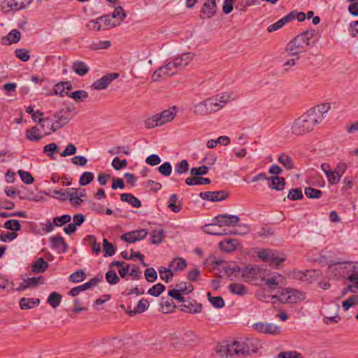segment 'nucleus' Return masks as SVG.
Instances as JSON below:
<instances>
[{"label": "nucleus", "mask_w": 358, "mask_h": 358, "mask_svg": "<svg viewBox=\"0 0 358 358\" xmlns=\"http://www.w3.org/2000/svg\"><path fill=\"white\" fill-rule=\"evenodd\" d=\"M285 260V257H279L277 252L272 250L268 262L272 266H279Z\"/></svg>", "instance_id": "nucleus-44"}, {"label": "nucleus", "mask_w": 358, "mask_h": 358, "mask_svg": "<svg viewBox=\"0 0 358 358\" xmlns=\"http://www.w3.org/2000/svg\"><path fill=\"white\" fill-rule=\"evenodd\" d=\"M119 76L120 74L118 73L114 72L108 73L94 82L91 87L94 90H104L111 83L112 81L117 79Z\"/></svg>", "instance_id": "nucleus-9"}, {"label": "nucleus", "mask_w": 358, "mask_h": 358, "mask_svg": "<svg viewBox=\"0 0 358 358\" xmlns=\"http://www.w3.org/2000/svg\"><path fill=\"white\" fill-rule=\"evenodd\" d=\"M176 114L172 109L165 110L159 113L155 114L145 121L147 128L151 129L172 121Z\"/></svg>", "instance_id": "nucleus-3"}, {"label": "nucleus", "mask_w": 358, "mask_h": 358, "mask_svg": "<svg viewBox=\"0 0 358 358\" xmlns=\"http://www.w3.org/2000/svg\"><path fill=\"white\" fill-rule=\"evenodd\" d=\"M278 358H303L302 355L296 351L280 352Z\"/></svg>", "instance_id": "nucleus-64"}, {"label": "nucleus", "mask_w": 358, "mask_h": 358, "mask_svg": "<svg viewBox=\"0 0 358 358\" xmlns=\"http://www.w3.org/2000/svg\"><path fill=\"white\" fill-rule=\"evenodd\" d=\"M199 196L204 200L215 202L226 199L229 194L226 191L220 190L215 192H203L200 193Z\"/></svg>", "instance_id": "nucleus-12"}, {"label": "nucleus", "mask_w": 358, "mask_h": 358, "mask_svg": "<svg viewBox=\"0 0 358 358\" xmlns=\"http://www.w3.org/2000/svg\"><path fill=\"white\" fill-rule=\"evenodd\" d=\"M4 227L8 230L13 231V232L21 230V225L20 221L17 220H9L6 221L4 224Z\"/></svg>", "instance_id": "nucleus-50"}, {"label": "nucleus", "mask_w": 358, "mask_h": 358, "mask_svg": "<svg viewBox=\"0 0 358 358\" xmlns=\"http://www.w3.org/2000/svg\"><path fill=\"white\" fill-rule=\"evenodd\" d=\"M103 250L104 257L113 256L115 252L113 243H110L106 238H103Z\"/></svg>", "instance_id": "nucleus-41"}, {"label": "nucleus", "mask_w": 358, "mask_h": 358, "mask_svg": "<svg viewBox=\"0 0 358 358\" xmlns=\"http://www.w3.org/2000/svg\"><path fill=\"white\" fill-rule=\"evenodd\" d=\"M160 277L165 282H169L173 277V271L170 268L160 267L159 269Z\"/></svg>", "instance_id": "nucleus-38"}, {"label": "nucleus", "mask_w": 358, "mask_h": 358, "mask_svg": "<svg viewBox=\"0 0 358 358\" xmlns=\"http://www.w3.org/2000/svg\"><path fill=\"white\" fill-rule=\"evenodd\" d=\"M179 308L183 312L197 313L202 310V305L197 303L195 300H185L179 306Z\"/></svg>", "instance_id": "nucleus-14"}, {"label": "nucleus", "mask_w": 358, "mask_h": 358, "mask_svg": "<svg viewBox=\"0 0 358 358\" xmlns=\"http://www.w3.org/2000/svg\"><path fill=\"white\" fill-rule=\"evenodd\" d=\"M240 220V217L234 215L229 214H221L215 216L213 222H215V224L218 227H222L224 226H234Z\"/></svg>", "instance_id": "nucleus-7"}, {"label": "nucleus", "mask_w": 358, "mask_h": 358, "mask_svg": "<svg viewBox=\"0 0 358 358\" xmlns=\"http://www.w3.org/2000/svg\"><path fill=\"white\" fill-rule=\"evenodd\" d=\"M40 303L39 299L25 298L20 299L19 305L22 310H27L33 308L38 306Z\"/></svg>", "instance_id": "nucleus-20"}, {"label": "nucleus", "mask_w": 358, "mask_h": 358, "mask_svg": "<svg viewBox=\"0 0 358 358\" xmlns=\"http://www.w3.org/2000/svg\"><path fill=\"white\" fill-rule=\"evenodd\" d=\"M103 20H104V22H103L104 25H106V27H108L110 28H113L117 25V24H115V22H112V18L110 17V15H105L103 16L96 18V20L91 22L94 25V29H96L98 31L101 30V25H99L98 27H96L95 24H99L100 22V21H102ZM119 24L120 23H118V24Z\"/></svg>", "instance_id": "nucleus-23"}, {"label": "nucleus", "mask_w": 358, "mask_h": 358, "mask_svg": "<svg viewBox=\"0 0 358 358\" xmlns=\"http://www.w3.org/2000/svg\"><path fill=\"white\" fill-rule=\"evenodd\" d=\"M49 264L44 260L43 258L40 257L32 264V271L35 273H44L48 268Z\"/></svg>", "instance_id": "nucleus-24"}, {"label": "nucleus", "mask_w": 358, "mask_h": 358, "mask_svg": "<svg viewBox=\"0 0 358 358\" xmlns=\"http://www.w3.org/2000/svg\"><path fill=\"white\" fill-rule=\"evenodd\" d=\"M315 35V29H310L297 35L291 41L294 43L295 48L302 50L306 46L310 45V40Z\"/></svg>", "instance_id": "nucleus-6"}, {"label": "nucleus", "mask_w": 358, "mask_h": 358, "mask_svg": "<svg viewBox=\"0 0 358 358\" xmlns=\"http://www.w3.org/2000/svg\"><path fill=\"white\" fill-rule=\"evenodd\" d=\"M320 122L321 117L315 114L314 110H308L293 122L291 126L292 134L296 136L305 135L311 132Z\"/></svg>", "instance_id": "nucleus-1"}, {"label": "nucleus", "mask_w": 358, "mask_h": 358, "mask_svg": "<svg viewBox=\"0 0 358 358\" xmlns=\"http://www.w3.org/2000/svg\"><path fill=\"white\" fill-rule=\"evenodd\" d=\"M252 327L258 332L277 335L280 334V327L271 323L257 322L252 325Z\"/></svg>", "instance_id": "nucleus-11"}, {"label": "nucleus", "mask_w": 358, "mask_h": 358, "mask_svg": "<svg viewBox=\"0 0 358 358\" xmlns=\"http://www.w3.org/2000/svg\"><path fill=\"white\" fill-rule=\"evenodd\" d=\"M268 186L277 191L282 190L285 186V180H267Z\"/></svg>", "instance_id": "nucleus-57"}, {"label": "nucleus", "mask_w": 358, "mask_h": 358, "mask_svg": "<svg viewBox=\"0 0 358 358\" xmlns=\"http://www.w3.org/2000/svg\"><path fill=\"white\" fill-rule=\"evenodd\" d=\"M62 295L58 292H53L50 294L47 299V303H49L53 308L59 306L62 301Z\"/></svg>", "instance_id": "nucleus-33"}, {"label": "nucleus", "mask_w": 358, "mask_h": 358, "mask_svg": "<svg viewBox=\"0 0 358 358\" xmlns=\"http://www.w3.org/2000/svg\"><path fill=\"white\" fill-rule=\"evenodd\" d=\"M106 280L110 285H116L119 282L120 278L115 271L110 270L106 273Z\"/></svg>", "instance_id": "nucleus-55"}, {"label": "nucleus", "mask_w": 358, "mask_h": 358, "mask_svg": "<svg viewBox=\"0 0 358 358\" xmlns=\"http://www.w3.org/2000/svg\"><path fill=\"white\" fill-rule=\"evenodd\" d=\"M177 195L175 194H172L169 198L168 207L174 213H178L182 209V205L180 202L178 201L177 204Z\"/></svg>", "instance_id": "nucleus-36"}, {"label": "nucleus", "mask_w": 358, "mask_h": 358, "mask_svg": "<svg viewBox=\"0 0 358 358\" xmlns=\"http://www.w3.org/2000/svg\"><path fill=\"white\" fill-rule=\"evenodd\" d=\"M165 290V286L159 282L148 289V293L153 296H159Z\"/></svg>", "instance_id": "nucleus-53"}, {"label": "nucleus", "mask_w": 358, "mask_h": 358, "mask_svg": "<svg viewBox=\"0 0 358 358\" xmlns=\"http://www.w3.org/2000/svg\"><path fill=\"white\" fill-rule=\"evenodd\" d=\"M285 51L289 56L295 57L296 59H299V55L302 52V50H299L298 48H295L294 43L291 41L287 44Z\"/></svg>", "instance_id": "nucleus-46"}, {"label": "nucleus", "mask_w": 358, "mask_h": 358, "mask_svg": "<svg viewBox=\"0 0 358 358\" xmlns=\"http://www.w3.org/2000/svg\"><path fill=\"white\" fill-rule=\"evenodd\" d=\"M120 199L122 201L127 202L133 207L140 208L141 206V201L133 194L129 193H124L120 195Z\"/></svg>", "instance_id": "nucleus-29"}, {"label": "nucleus", "mask_w": 358, "mask_h": 358, "mask_svg": "<svg viewBox=\"0 0 358 358\" xmlns=\"http://www.w3.org/2000/svg\"><path fill=\"white\" fill-rule=\"evenodd\" d=\"M66 96L73 99L76 101H83L88 97V93L82 90H76L71 93H66Z\"/></svg>", "instance_id": "nucleus-34"}, {"label": "nucleus", "mask_w": 358, "mask_h": 358, "mask_svg": "<svg viewBox=\"0 0 358 358\" xmlns=\"http://www.w3.org/2000/svg\"><path fill=\"white\" fill-rule=\"evenodd\" d=\"M257 341L251 338L235 341L227 345L226 358H245L252 352H257Z\"/></svg>", "instance_id": "nucleus-2"}, {"label": "nucleus", "mask_w": 358, "mask_h": 358, "mask_svg": "<svg viewBox=\"0 0 358 358\" xmlns=\"http://www.w3.org/2000/svg\"><path fill=\"white\" fill-rule=\"evenodd\" d=\"M3 8L6 6L11 10H19L26 8L25 2L21 0H5L3 1Z\"/></svg>", "instance_id": "nucleus-30"}, {"label": "nucleus", "mask_w": 358, "mask_h": 358, "mask_svg": "<svg viewBox=\"0 0 358 358\" xmlns=\"http://www.w3.org/2000/svg\"><path fill=\"white\" fill-rule=\"evenodd\" d=\"M216 226H217V224H215V222H213L211 224H208L203 226L202 229L205 233L214 236H223L228 234L225 229L222 231L215 229Z\"/></svg>", "instance_id": "nucleus-27"}, {"label": "nucleus", "mask_w": 358, "mask_h": 358, "mask_svg": "<svg viewBox=\"0 0 358 358\" xmlns=\"http://www.w3.org/2000/svg\"><path fill=\"white\" fill-rule=\"evenodd\" d=\"M21 38V33L19 30L15 29L11 30L6 36L1 38V43L3 45H10L13 43H17Z\"/></svg>", "instance_id": "nucleus-18"}, {"label": "nucleus", "mask_w": 358, "mask_h": 358, "mask_svg": "<svg viewBox=\"0 0 358 358\" xmlns=\"http://www.w3.org/2000/svg\"><path fill=\"white\" fill-rule=\"evenodd\" d=\"M86 241H88L89 244L92 246V251L95 254H99L101 252L100 243H96V238L94 236L88 235L85 238Z\"/></svg>", "instance_id": "nucleus-40"}, {"label": "nucleus", "mask_w": 358, "mask_h": 358, "mask_svg": "<svg viewBox=\"0 0 358 358\" xmlns=\"http://www.w3.org/2000/svg\"><path fill=\"white\" fill-rule=\"evenodd\" d=\"M303 198V192L300 187L291 189L287 194V199L292 201L301 200Z\"/></svg>", "instance_id": "nucleus-42"}, {"label": "nucleus", "mask_w": 358, "mask_h": 358, "mask_svg": "<svg viewBox=\"0 0 358 358\" xmlns=\"http://www.w3.org/2000/svg\"><path fill=\"white\" fill-rule=\"evenodd\" d=\"M159 172L165 177L171 175L172 166L169 162H164L157 168Z\"/></svg>", "instance_id": "nucleus-61"}, {"label": "nucleus", "mask_w": 358, "mask_h": 358, "mask_svg": "<svg viewBox=\"0 0 358 358\" xmlns=\"http://www.w3.org/2000/svg\"><path fill=\"white\" fill-rule=\"evenodd\" d=\"M242 269L243 268L239 267L235 264H230L224 267V271L229 276L233 274H234L235 276H236L239 273L242 274Z\"/></svg>", "instance_id": "nucleus-45"}, {"label": "nucleus", "mask_w": 358, "mask_h": 358, "mask_svg": "<svg viewBox=\"0 0 358 358\" xmlns=\"http://www.w3.org/2000/svg\"><path fill=\"white\" fill-rule=\"evenodd\" d=\"M71 220L70 215H63L59 217H55L53 218V224L56 227H62Z\"/></svg>", "instance_id": "nucleus-52"}, {"label": "nucleus", "mask_w": 358, "mask_h": 358, "mask_svg": "<svg viewBox=\"0 0 358 358\" xmlns=\"http://www.w3.org/2000/svg\"><path fill=\"white\" fill-rule=\"evenodd\" d=\"M39 128L36 126L27 129L25 131L27 138L30 141H39L43 138L42 135L39 134Z\"/></svg>", "instance_id": "nucleus-28"}, {"label": "nucleus", "mask_w": 358, "mask_h": 358, "mask_svg": "<svg viewBox=\"0 0 358 358\" xmlns=\"http://www.w3.org/2000/svg\"><path fill=\"white\" fill-rule=\"evenodd\" d=\"M69 200L73 206H79L83 202V199H82L77 194H75V190L73 188H69Z\"/></svg>", "instance_id": "nucleus-56"}, {"label": "nucleus", "mask_w": 358, "mask_h": 358, "mask_svg": "<svg viewBox=\"0 0 358 358\" xmlns=\"http://www.w3.org/2000/svg\"><path fill=\"white\" fill-rule=\"evenodd\" d=\"M266 270L258 266H245L242 269V277L248 280L262 278Z\"/></svg>", "instance_id": "nucleus-8"}, {"label": "nucleus", "mask_w": 358, "mask_h": 358, "mask_svg": "<svg viewBox=\"0 0 358 358\" xmlns=\"http://www.w3.org/2000/svg\"><path fill=\"white\" fill-rule=\"evenodd\" d=\"M215 8L216 7H213L211 2H205L201 10V18L209 19L212 17L215 13Z\"/></svg>", "instance_id": "nucleus-26"}, {"label": "nucleus", "mask_w": 358, "mask_h": 358, "mask_svg": "<svg viewBox=\"0 0 358 358\" xmlns=\"http://www.w3.org/2000/svg\"><path fill=\"white\" fill-rule=\"evenodd\" d=\"M145 278L149 282H153L157 278V273L154 268H148L145 271Z\"/></svg>", "instance_id": "nucleus-62"}, {"label": "nucleus", "mask_w": 358, "mask_h": 358, "mask_svg": "<svg viewBox=\"0 0 358 358\" xmlns=\"http://www.w3.org/2000/svg\"><path fill=\"white\" fill-rule=\"evenodd\" d=\"M149 304L148 299L143 298L138 301L133 310H128L127 313L129 316H134L138 313H142L148 309Z\"/></svg>", "instance_id": "nucleus-21"}, {"label": "nucleus", "mask_w": 358, "mask_h": 358, "mask_svg": "<svg viewBox=\"0 0 358 358\" xmlns=\"http://www.w3.org/2000/svg\"><path fill=\"white\" fill-rule=\"evenodd\" d=\"M63 112L64 109H62L59 112L55 113L52 115L62 127L66 125L71 120V117L63 115Z\"/></svg>", "instance_id": "nucleus-47"}, {"label": "nucleus", "mask_w": 358, "mask_h": 358, "mask_svg": "<svg viewBox=\"0 0 358 358\" xmlns=\"http://www.w3.org/2000/svg\"><path fill=\"white\" fill-rule=\"evenodd\" d=\"M166 68H164L163 66L157 69L152 76V80L153 82H158L161 78H165L166 77H169L166 73Z\"/></svg>", "instance_id": "nucleus-59"}, {"label": "nucleus", "mask_w": 358, "mask_h": 358, "mask_svg": "<svg viewBox=\"0 0 358 358\" xmlns=\"http://www.w3.org/2000/svg\"><path fill=\"white\" fill-rule=\"evenodd\" d=\"M147 234L148 232L145 229L135 230L124 234L120 238L127 243H133L143 240Z\"/></svg>", "instance_id": "nucleus-10"}, {"label": "nucleus", "mask_w": 358, "mask_h": 358, "mask_svg": "<svg viewBox=\"0 0 358 358\" xmlns=\"http://www.w3.org/2000/svg\"><path fill=\"white\" fill-rule=\"evenodd\" d=\"M166 68H164L163 66L157 69L152 76V80L153 82H158L161 78H165L166 77H169L166 73Z\"/></svg>", "instance_id": "nucleus-58"}, {"label": "nucleus", "mask_w": 358, "mask_h": 358, "mask_svg": "<svg viewBox=\"0 0 358 358\" xmlns=\"http://www.w3.org/2000/svg\"><path fill=\"white\" fill-rule=\"evenodd\" d=\"M50 247L57 250L58 253H65L69 250L68 244L60 234L50 237Z\"/></svg>", "instance_id": "nucleus-13"}, {"label": "nucleus", "mask_w": 358, "mask_h": 358, "mask_svg": "<svg viewBox=\"0 0 358 358\" xmlns=\"http://www.w3.org/2000/svg\"><path fill=\"white\" fill-rule=\"evenodd\" d=\"M240 247L238 240L234 238H225L219 243L220 249L224 252H231Z\"/></svg>", "instance_id": "nucleus-16"}, {"label": "nucleus", "mask_w": 358, "mask_h": 358, "mask_svg": "<svg viewBox=\"0 0 358 358\" xmlns=\"http://www.w3.org/2000/svg\"><path fill=\"white\" fill-rule=\"evenodd\" d=\"M230 292L241 296H243L248 294V288L243 284L231 283L229 285Z\"/></svg>", "instance_id": "nucleus-25"}, {"label": "nucleus", "mask_w": 358, "mask_h": 358, "mask_svg": "<svg viewBox=\"0 0 358 358\" xmlns=\"http://www.w3.org/2000/svg\"><path fill=\"white\" fill-rule=\"evenodd\" d=\"M257 234L259 237L266 238L274 234V230L271 227L267 225L262 227L257 232Z\"/></svg>", "instance_id": "nucleus-63"}, {"label": "nucleus", "mask_w": 358, "mask_h": 358, "mask_svg": "<svg viewBox=\"0 0 358 358\" xmlns=\"http://www.w3.org/2000/svg\"><path fill=\"white\" fill-rule=\"evenodd\" d=\"M358 303V296L352 295L349 297L348 299L345 300L342 303V307L345 310H348L350 308H351L353 305Z\"/></svg>", "instance_id": "nucleus-60"}, {"label": "nucleus", "mask_w": 358, "mask_h": 358, "mask_svg": "<svg viewBox=\"0 0 358 358\" xmlns=\"http://www.w3.org/2000/svg\"><path fill=\"white\" fill-rule=\"evenodd\" d=\"M304 194L308 199H320L322 196L323 192L320 189H314L311 187H307L304 189Z\"/></svg>", "instance_id": "nucleus-37"}, {"label": "nucleus", "mask_w": 358, "mask_h": 358, "mask_svg": "<svg viewBox=\"0 0 358 358\" xmlns=\"http://www.w3.org/2000/svg\"><path fill=\"white\" fill-rule=\"evenodd\" d=\"M71 68L72 70L80 76H85L90 70V68L87 66V65L85 62L80 60L74 62Z\"/></svg>", "instance_id": "nucleus-22"}, {"label": "nucleus", "mask_w": 358, "mask_h": 358, "mask_svg": "<svg viewBox=\"0 0 358 358\" xmlns=\"http://www.w3.org/2000/svg\"><path fill=\"white\" fill-rule=\"evenodd\" d=\"M150 242L152 244L157 245L162 242L164 238V231L161 229H155L152 231Z\"/></svg>", "instance_id": "nucleus-32"}, {"label": "nucleus", "mask_w": 358, "mask_h": 358, "mask_svg": "<svg viewBox=\"0 0 358 358\" xmlns=\"http://www.w3.org/2000/svg\"><path fill=\"white\" fill-rule=\"evenodd\" d=\"M43 152L51 159H54V154L59 152V147L55 143H51L43 147Z\"/></svg>", "instance_id": "nucleus-43"}, {"label": "nucleus", "mask_w": 358, "mask_h": 358, "mask_svg": "<svg viewBox=\"0 0 358 358\" xmlns=\"http://www.w3.org/2000/svg\"><path fill=\"white\" fill-rule=\"evenodd\" d=\"M121 345V342L116 338H112L108 340L106 343V346L104 348V353L112 352L115 348H119Z\"/></svg>", "instance_id": "nucleus-49"}, {"label": "nucleus", "mask_w": 358, "mask_h": 358, "mask_svg": "<svg viewBox=\"0 0 358 358\" xmlns=\"http://www.w3.org/2000/svg\"><path fill=\"white\" fill-rule=\"evenodd\" d=\"M221 108H222V105L217 102H214L213 99H209L196 104L194 113L201 116L207 115L220 110Z\"/></svg>", "instance_id": "nucleus-5"}, {"label": "nucleus", "mask_w": 358, "mask_h": 358, "mask_svg": "<svg viewBox=\"0 0 358 358\" xmlns=\"http://www.w3.org/2000/svg\"><path fill=\"white\" fill-rule=\"evenodd\" d=\"M189 168L188 162L185 159H183L175 165L174 173L177 175H182L187 173L189 170Z\"/></svg>", "instance_id": "nucleus-35"}, {"label": "nucleus", "mask_w": 358, "mask_h": 358, "mask_svg": "<svg viewBox=\"0 0 358 358\" xmlns=\"http://www.w3.org/2000/svg\"><path fill=\"white\" fill-rule=\"evenodd\" d=\"M347 169V165L345 162H339L333 171V178L331 179H340Z\"/></svg>", "instance_id": "nucleus-39"}, {"label": "nucleus", "mask_w": 358, "mask_h": 358, "mask_svg": "<svg viewBox=\"0 0 358 358\" xmlns=\"http://www.w3.org/2000/svg\"><path fill=\"white\" fill-rule=\"evenodd\" d=\"M331 108L330 103H322L317 105L309 110H314L315 114L321 117V122L324 119V114L327 113Z\"/></svg>", "instance_id": "nucleus-31"}, {"label": "nucleus", "mask_w": 358, "mask_h": 358, "mask_svg": "<svg viewBox=\"0 0 358 358\" xmlns=\"http://www.w3.org/2000/svg\"><path fill=\"white\" fill-rule=\"evenodd\" d=\"M182 341L183 347H192L199 343V338L194 331L189 330L183 334Z\"/></svg>", "instance_id": "nucleus-17"}, {"label": "nucleus", "mask_w": 358, "mask_h": 358, "mask_svg": "<svg viewBox=\"0 0 358 358\" xmlns=\"http://www.w3.org/2000/svg\"><path fill=\"white\" fill-rule=\"evenodd\" d=\"M86 278L85 273L82 270H78L69 276V280L73 282H83Z\"/></svg>", "instance_id": "nucleus-51"}, {"label": "nucleus", "mask_w": 358, "mask_h": 358, "mask_svg": "<svg viewBox=\"0 0 358 358\" xmlns=\"http://www.w3.org/2000/svg\"><path fill=\"white\" fill-rule=\"evenodd\" d=\"M272 298L276 299L281 303H294L298 300H303L305 294L295 289H285L279 295H274Z\"/></svg>", "instance_id": "nucleus-4"}, {"label": "nucleus", "mask_w": 358, "mask_h": 358, "mask_svg": "<svg viewBox=\"0 0 358 358\" xmlns=\"http://www.w3.org/2000/svg\"><path fill=\"white\" fill-rule=\"evenodd\" d=\"M193 57L194 55L192 52L182 54L173 59L171 66H176L178 70H181L188 65Z\"/></svg>", "instance_id": "nucleus-15"}, {"label": "nucleus", "mask_w": 358, "mask_h": 358, "mask_svg": "<svg viewBox=\"0 0 358 358\" xmlns=\"http://www.w3.org/2000/svg\"><path fill=\"white\" fill-rule=\"evenodd\" d=\"M210 167L207 166H201L199 167H194L190 169L191 177L187 179H208L202 176L207 174Z\"/></svg>", "instance_id": "nucleus-19"}, {"label": "nucleus", "mask_w": 358, "mask_h": 358, "mask_svg": "<svg viewBox=\"0 0 358 358\" xmlns=\"http://www.w3.org/2000/svg\"><path fill=\"white\" fill-rule=\"evenodd\" d=\"M278 162L287 169L294 168V163L292 158L286 154H282L278 157Z\"/></svg>", "instance_id": "nucleus-48"}, {"label": "nucleus", "mask_w": 358, "mask_h": 358, "mask_svg": "<svg viewBox=\"0 0 358 358\" xmlns=\"http://www.w3.org/2000/svg\"><path fill=\"white\" fill-rule=\"evenodd\" d=\"M17 58L26 62L30 59L29 51L25 48L16 49L15 51Z\"/></svg>", "instance_id": "nucleus-54"}]
</instances>
